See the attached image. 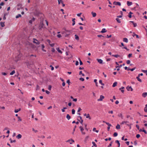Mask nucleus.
Listing matches in <instances>:
<instances>
[{
    "label": "nucleus",
    "instance_id": "f8f14e48",
    "mask_svg": "<svg viewBox=\"0 0 147 147\" xmlns=\"http://www.w3.org/2000/svg\"><path fill=\"white\" fill-rule=\"evenodd\" d=\"M22 137V136L21 134H18L16 136V138L18 139H20V138H21Z\"/></svg>",
    "mask_w": 147,
    "mask_h": 147
},
{
    "label": "nucleus",
    "instance_id": "412c9836",
    "mask_svg": "<svg viewBox=\"0 0 147 147\" xmlns=\"http://www.w3.org/2000/svg\"><path fill=\"white\" fill-rule=\"evenodd\" d=\"M21 110V109L20 108L19 109H15L14 111V112L15 113H18L19 111H20Z\"/></svg>",
    "mask_w": 147,
    "mask_h": 147
},
{
    "label": "nucleus",
    "instance_id": "4d7b16f0",
    "mask_svg": "<svg viewBox=\"0 0 147 147\" xmlns=\"http://www.w3.org/2000/svg\"><path fill=\"white\" fill-rule=\"evenodd\" d=\"M16 142V140H11V141H10V142L12 143H13V142Z\"/></svg>",
    "mask_w": 147,
    "mask_h": 147
},
{
    "label": "nucleus",
    "instance_id": "79ce46f5",
    "mask_svg": "<svg viewBox=\"0 0 147 147\" xmlns=\"http://www.w3.org/2000/svg\"><path fill=\"white\" fill-rule=\"evenodd\" d=\"M18 121H21L22 120V119L20 118V117H18Z\"/></svg>",
    "mask_w": 147,
    "mask_h": 147
},
{
    "label": "nucleus",
    "instance_id": "6ab92c4d",
    "mask_svg": "<svg viewBox=\"0 0 147 147\" xmlns=\"http://www.w3.org/2000/svg\"><path fill=\"white\" fill-rule=\"evenodd\" d=\"M0 25L2 27H3L5 26L4 22H0Z\"/></svg>",
    "mask_w": 147,
    "mask_h": 147
},
{
    "label": "nucleus",
    "instance_id": "680f3d73",
    "mask_svg": "<svg viewBox=\"0 0 147 147\" xmlns=\"http://www.w3.org/2000/svg\"><path fill=\"white\" fill-rule=\"evenodd\" d=\"M144 111L145 112H147V108L145 107L144 108Z\"/></svg>",
    "mask_w": 147,
    "mask_h": 147
},
{
    "label": "nucleus",
    "instance_id": "37998d69",
    "mask_svg": "<svg viewBox=\"0 0 147 147\" xmlns=\"http://www.w3.org/2000/svg\"><path fill=\"white\" fill-rule=\"evenodd\" d=\"M106 124L108 125V126L110 127L111 126V124L109 123H106Z\"/></svg>",
    "mask_w": 147,
    "mask_h": 147
},
{
    "label": "nucleus",
    "instance_id": "f704fd0d",
    "mask_svg": "<svg viewBox=\"0 0 147 147\" xmlns=\"http://www.w3.org/2000/svg\"><path fill=\"white\" fill-rule=\"evenodd\" d=\"M97 80L96 79H94V82L96 84V86H98V85H97Z\"/></svg>",
    "mask_w": 147,
    "mask_h": 147
},
{
    "label": "nucleus",
    "instance_id": "de8ad7c7",
    "mask_svg": "<svg viewBox=\"0 0 147 147\" xmlns=\"http://www.w3.org/2000/svg\"><path fill=\"white\" fill-rule=\"evenodd\" d=\"M79 60L80 61V65H82L83 64V63L82 62L81 60L80 59H79Z\"/></svg>",
    "mask_w": 147,
    "mask_h": 147
},
{
    "label": "nucleus",
    "instance_id": "5701e85b",
    "mask_svg": "<svg viewBox=\"0 0 147 147\" xmlns=\"http://www.w3.org/2000/svg\"><path fill=\"white\" fill-rule=\"evenodd\" d=\"M75 38L76 40H79V37L76 34L75 35Z\"/></svg>",
    "mask_w": 147,
    "mask_h": 147
},
{
    "label": "nucleus",
    "instance_id": "c756f323",
    "mask_svg": "<svg viewBox=\"0 0 147 147\" xmlns=\"http://www.w3.org/2000/svg\"><path fill=\"white\" fill-rule=\"evenodd\" d=\"M15 73V71L14 70H13L11 72L10 74L11 75H13Z\"/></svg>",
    "mask_w": 147,
    "mask_h": 147
},
{
    "label": "nucleus",
    "instance_id": "6e6d98bb",
    "mask_svg": "<svg viewBox=\"0 0 147 147\" xmlns=\"http://www.w3.org/2000/svg\"><path fill=\"white\" fill-rule=\"evenodd\" d=\"M136 126L138 129H139L140 127L139 125H136Z\"/></svg>",
    "mask_w": 147,
    "mask_h": 147
},
{
    "label": "nucleus",
    "instance_id": "f03ea898",
    "mask_svg": "<svg viewBox=\"0 0 147 147\" xmlns=\"http://www.w3.org/2000/svg\"><path fill=\"white\" fill-rule=\"evenodd\" d=\"M129 24L131 26L133 25L134 27H136L137 26V24L133 21H131L129 22Z\"/></svg>",
    "mask_w": 147,
    "mask_h": 147
},
{
    "label": "nucleus",
    "instance_id": "2f4dec72",
    "mask_svg": "<svg viewBox=\"0 0 147 147\" xmlns=\"http://www.w3.org/2000/svg\"><path fill=\"white\" fill-rule=\"evenodd\" d=\"M116 20L118 22V23H121V21L120 20V19H119L118 18H116Z\"/></svg>",
    "mask_w": 147,
    "mask_h": 147
},
{
    "label": "nucleus",
    "instance_id": "72a5a7b5",
    "mask_svg": "<svg viewBox=\"0 0 147 147\" xmlns=\"http://www.w3.org/2000/svg\"><path fill=\"white\" fill-rule=\"evenodd\" d=\"M33 42L34 43H36L37 45H39L40 44V42L38 41L37 42L35 41H33Z\"/></svg>",
    "mask_w": 147,
    "mask_h": 147
},
{
    "label": "nucleus",
    "instance_id": "e2e57ef3",
    "mask_svg": "<svg viewBox=\"0 0 147 147\" xmlns=\"http://www.w3.org/2000/svg\"><path fill=\"white\" fill-rule=\"evenodd\" d=\"M55 51V49L54 48H52L51 49V51L53 52H54Z\"/></svg>",
    "mask_w": 147,
    "mask_h": 147
},
{
    "label": "nucleus",
    "instance_id": "423d86ee",
    "mask_svg": "<svg viewBox=\"0 0 147 147\" xmlns=\"http://www.w3.org/2000/svg\"><path fill=\"white\" fill-rule=\"evenodd\" d=\"M35 20V18L34 17H33L31 20L29 21V23L30 24H32V22L34 21Z\"/></svg>",
    "mask_w": 147,
    "mask_h": 147
},
{
    "label": "nucleus",
    "instance_id": "4c0bfd02",
    "mask_svg": "<svg viewBox=\"0 0 147 147\" xmlns=\"http://www.w3.org/2000/svg\"><path fill=\"white\" fill-rule=\"evenodd\" d=\"M99 82L100 84L102 85H104V84L102 83V80H100L99 81Z\"/></svg>",
    "mask_w": 147,
    "mask_h": 147
},
{
    "label": "nucleus",
    "instance_id": "8fccbe9b",
    "mask_svg": "<svg viewBox=\"0 0 147 147\" xmlns=\"http://www.w3.org/2000/svg\"><path fill=\"white\" fill-rule=\"evenodd\" d=\"M32 130L33 131H34L35 133H36L38 132V131L37 130H35L34 128H32Z\"/></svg>",
    "mask_w": 147,
    "mask_h": 147
},
{
    "label": "nucleus",
    "instance_id": "4be33fe9",
    "mask_svg": "<svg viewBox=\"0 0 147 147\" xmlns=\"http://www.w3.org/2000/svg\"><path fill=\"white\" fill-rule=\"evenodd\" d=\"M56 49L57 50V51L58 52H59L61 54L62 53V51L59 49V48H57Z\"/></svg>",
    "mask_w": 147,
    "mask_h": 147
},
{
    "label": "nucleus",
    "instance_id": "bf43d9fd",
    "mask_svg": "<svg viewBox=\"0 0 147 147\" xmlns=\"http://www.w3.org/2000/svg\"><path fill=\"white\" fill-rule=\"evenodd\" d=\"M41 47L42 49H44L45 48V46L43 44H42L41 45Z\"/></svg>",
    "mask_w": 147,
    "mask_h": 147
},
{
    "label": "nucleus",
    "instance_id": "864d4df0",
    "mask_svg": "<svg viewBox=\"0 0 147 147\" xmlns=\"http://www.w3.org/2000/svg\"><path fill=\"white\" fill-rule=\"evenodd\" d=\"M55 44L54 43H53L52 44H50L49 45L51 47H53L54 46Z\"/></svg>",
    "mask_w": 147,
    "mask_h": 147
},
{
    "label": "nucleus",
    "instance_id": "473e14b6",
    "mask_svg": "<svg viewBox=\"0 0 147 147\" xmlns=\"http://www.w3.org/2000/svg\"><path fill=\"white\" fill-rule=\"evenodd\" d=\"M79 74V75H81V74L82 76H85L84 74L82 73V71H80Z\"/></svg>",
    "mask_w": 147,
    "mask_h": 147
},
{
    "label": "nucleus",
    "instance_id": "0eeeda50",
    "mask_svg": "<svg viewBox=\"0 0 147 147\" xmlns=\"http://www.w3.org/2000/svg\"><path fill=\"white\" fill-rule=\"evenodd\" d=\"M142 96L144 98L146 97L147 96V92L143 93L142 94Z\"/></svg>",
    "mask_w": 147,
    "mask_h": 147
},
{
    "label": "nucleus",
    "instance_id": "9b49d317",
    "mask_svg": "<svg viewBox=\"0 0 147 147\" xmlns=\"http://www.w3.org/2000/svg\"><path fill=\"white\" fill-rule=\"evenodd\" d=\"M115 143L117 144L118 145V147H119L120 146V143L119 142L118 140H116L115 141Z\"/></svg>",
    "mask_w": 147,
    "mask_h": 147
},
{
    "label": "nucleus",
    "instance_id": "0e129e2a",
    "mask_svg": "<svg viewBox=\"0 0 147 147\" xmlns=\"http://www.w3.org/2000/svg\"><path fill=\"white\" fill-rule=\"evenodd\" d=\"M82 110V109L80 107L79 108L78 110V112H80L81 110Z\"/></svg>",
    "mask_w": 147,
    "mask_h": 147
},
{
    "label": "nucleus",
    "instance_id": "338daca9",
    "mask_svg": "<svg viewBox=\"0 0 147 147\" xmlns=\"http://www.w3.org/2000/svg\"><path fill=\"white\" fill-rule=\"evenodd\" d=\"M65 82H63L62 83V85L63 86H64L65 85Z\"/></svg>",
    "mask_w": 147,
    "mask_h": 147
},
{
    "label": "nucleus",
    "instance_id": "69168bd1",
    "mask_svg": "<svg viewBox=\"0 0 147 147\" xmlns=\"http://www.w3.org/2000/svg\"><path fill=\"white\" fill-rule=\"evenodd\" d=\"M2 74L3 75L5 76L7 74L5 72H2Z\"/></svg>",
    "mask_w": 147,
    "mask_h": 147
},
{
    "label": "nucleus",
    "instance_id": "2eb2a0df",
    "mask_svg": "<svg viewBox=\"0 0 147 147\" xmlns=\"http://www.w3.org/2000/svg\"><path fill=\"white\" fill-rule=\"evenodd\" d=\"M117 84V82H115L113 83V84L112 85V86L113 87H115V86H116Z\"/></svg>",
    "mask_w": 147,
    "mask_h": 147
},
{
    "label": "nucleus",
    "instance_id": "1a4fd4ad",
    "mask_svg": "<svg viewBox=\"0 0 147 147\" xmlns=\"http://www.w3.org/2000/svg\"><path fill=\"white\" fill-rule=\"evenodd\" d=\"M60 1H61V3L62 4V6L63 7H64L65 6V5L63 3V1L62 0H58V3L59 4L60 3Z\"/></svg>",
    "mask_w": 147,
    "mask_h": 147
},
{
    "label": "nucleus",
    "instance_id": "58836bf2",
    "mask_svg": "<svg viewBox=\"0 0 147 147\" xmlns=\"http://www.w3.org/2000/svg\"><path fill=\"white\" fill-rule=\"evenodd\" d=\"M117 135H118V134L116 132H115L113 134V136L114 137H116V136H117Z\"/></svg>",
    "mask_w": 147,
    "mask_h": 147
},
{
    "label": "nucleus",
    "instance_id": "20e7f679",
    "mask_svg": "<svg viewBox=\"0 0 147 147\" xmlns=\"http://www.w3.org/2000/svg\"><path fill=\"white\" fill-rule=\"evenodd\" d=\"M105 98V97L104 96H103L102 95H101L100 96V98L99 99H98L97 100L98 101H102V100L104 99Z\"/></svg>",
    "mask_w": 147,
    "mask_h": 147
},
{
    "label": "nucleus",
    "instance_id": "c85d7f7f",
    "mask_svg": "<svg viewBox=\"0 0 147 147\" xmlns=\"http://www.w3.org/2000/svg\"><path fill=\"white\" fill-rule=\"evenodd\" d=\"M93 131H95L97 133H98V130H96V128L95 127L93 128Z\"/></svg>",
    "mask_w": 147,
    "mask_h": 147
},
{
    "label": "nucleus",
    "instance_id": "a211bd4d",
    "mask_svg": "<svg viewBox=\"0 0 147 147\" xmlns=\"http://www.w3.org/2000/svg\"><path fill=\"white\" fill-rule=\"evenodd\" d=\"M66 118L69 120L70 119L71 117L69 114H67L66 116Z\"/></svg>",
    "mask_w": 147,
    "mask_h": 147
},
{
    "label": "nucleus",
    "instance_id": "39448f33",
    "mask_svg": "<svg viewBox=\"0 0 147 147\" xmlns=\"http://www.w3.org/2000/svg\"><path fill=\"white\" fill-rule=\"evenodd\" d=\"M66 142H69L70 144H72V143L74 142V141L73 140L71 139L68 140L66 141Z\"/></svg>",
    "mask_w": 147,
    "mask_h": 147
},
{
    "label": "nucleus",
    "instance_id": "09e8293b",
    "mask_svg": "<svg viewBox=\"0 0 147 147\" xmlns=\"http://www.w3.org/2000/svg\"><path fill=\"white\" fill-rule=\"evenodd\" d=\"M80 80L81 81H84V78H80Z\"/></svg>",
    "mask_w": 147,
    "mask_h": 147
},
{
    "label": "nucleus",
    "instance_id": "49530a36",
    "mask_svg": "<svg viewBox=\"0 0 147 147\" xmlns=\"http://www.w3.org/2000/svg\"><path fill=\"white\" fill-rule=\"evenodd\" d=\"M142 72L145 73H147V70H142Z\"/></svg>",
    "mask_w": 147,
    "mask_h": 147
},
{
    "label": "nucleus",
    "instance_id": "4468645a",
    "mask_svg": "<svg viewBox=\"0 0 147 147\" xmlns=\"http://www.w3.org/2000/svg\"><path fill=\"white\" fill-rule=\"evenodd\" d=\"M43 25L42 24L40 25L39 26V29L40 30H41L43 27Z\"/></svg>",
    "mask_w": 147,
    "mask_h": 147
},
{
    "label": "nucleus",
    "instance_id": "a19ab883",
    "mask_svg": "<svg viewBox=\"0 0 147 147\" xmlns=\"http://www.w3.org/2000/svg\"><path fill=\"white\" fill-rule=\"evenodd\" d=\"M92 144H93V146L95 147H96L97 146V145H96V144H95V143L94 142H92Z\"/></svg>",
    "mask_w": 147,
    "mask_h": 147
},
{
    "label": "nucleus",
    "instance_id": "7c9ffc66",
    "mask_svg": "<svg viewBox=\"0 0 147 147\" xmlns=\"http://www.w3.org/2000/svg\"><path fill=\"white\" fill-rule=\"evenodd\" d=\"M116 127L117 129H119L120 128V125L119 124H118L116 126Z\"/></svg>",
    "mask_w": 147,
    "mask_h": 147
},
{
    "label": "nucleus",
    "instance_id": "7ed1b4c3",
    "mask_svg": "<svg viewBox=\"0 0 147 147\" xmlns=\"http://www.w3.org/2000/svg\"><path fill=\"white\" fill-rule=\"evenodd\" d=\"M113 5L121 6V3L120 2H116L114 1L113 2Z\"/></svg>",
    "mask_w": 147,
    "mask_h": 147
},
{
    "label": "nucleus",
    "instance_id": "6e6552de",
    "mask_svg": "<svg viewBox=\"0 0 147 147\" xmlns=\"http://www.w3.org/2000/svg\"><path fill=\"white\" fill-rule=\"evenodd\" d=\"M97 61L98 63L100 64H102V63L103 61L100 59H97Z\"/></svg>",
    "mask_w": 147,
    "mask_h": 147
},
{
    "label": "nucleus",
    "instance_id": "dca6fc26",
    "mask_svg": "<svg viewBox=\"0 0 147 147\" xmlns=\"http://www.w3.org/2000/svg\"><path fill=\"white\" fill-rule=\"evenodd\" d=\"M123 40L124 42H128V39L126 38H124L123 39Z\"/></svg>",
    "mask_w": 147,
    "mask_h": 147
},
{
    "label": "nucleus",
    "instance_id": "bb28decb",
    "mask_svg": "<svg viewBox=\"0 0 147 147\" xmlns=\"http://www.w3.org/2000/svg\"><path fill=\"white\" fill-rule=\"evenodd\" d=\"M21 15L20 14H18V15H17L16 17V18H19V17H21Z\"/></svg>",
    "mask_w": 147,
    "mask_h": 147
},
{
    "label": "nucleus",
    "instance_id": "f257e3e1",
    "mask_svg": "<svg viewBox=\"0 0 147 147\" xmlns=\"http://www.w3.org/2000/svg\"><path fill=\"white\" fill-rule=\"evenodd\" d=\"M21 55H19L16 56L15 58L14 59L15 61H17L20 59L21 57Z\"/></svg>",
    "mask_w": 147,
    "mask_h": 147
},
{
    "label": "nucleus",
    "instance_id": "5fc2aeb1",
    "mask_svg": "<svg viewBox=\"0 0 147 147\" xmlns=\"http://www.w3.org/2000/svg\"><path fill=\"white\" fill-rule=\"evenodd\" d=\"M82 13H78V14H77V16H78V17H80Z\"/></svg>",
    "mask_w": 147,
    "mask_h": 147
},
{
    "label": "nucleus",
    "instance_id": "ddd939ff",
    "mask_svg": "<svg viewBox=\"0 0 147 147\" xmlns=\"http://www.w3.org/2000/svg\"><path fill=\"white\" fill-rule=\"evenodd\" d=\"M75 20H76L75 18H73L72 19V21L73 22L72 23V25L73 26L75 24Z\"/></svg>",
    "mask_w": 147,
    "mask_h": 147
},
{
    "label": "nucleus",
    "instance_id": "774afa93",
    "mask_svg": "<svg viewBox=\"0 0 147 147\" xmlns=\"http://www.w3.org/2000/svg\"><path fill=\"white\" fill-rule=\"evenodd\" d=\"M142 131L144 132L145 134H147V132L144 129Z\"/></svg>",
    "mask_w": 147,
    "mask_h": 147
},
{
    "label": "nucleus",
    "instance_id": "393cba45",
    "mask_svg": "<svg viewBox=\"0 0 147 147\" xmlns=\"http://www.w3.org/2000/svg\"><path fill=\"white\" fill-rule=\"evenodd\" d=\"M86 118H89V119H91V118L90 117V115L89 114H87V115L86 117Z\"/></svg>",
    "mask_w": 147,
    "mask_h": 147
},
{
    "label": "nucleus",
    "instance_id": "9d476101",
    "mask_svg": "<svg viewBox=\"0 0 147 147\" xmlns=\"http://www.w3.org/2000/svg\"><path fill=\"white\" fill-rule=\"evenodd\" d=\"M91 14L92 15V16L94 17L96 16V13H95L93 11L91 12Z\"/></svg>",
    "mask_w": 147,
    "mask_h": 147
},
{
    "label": "nucleus",
    "instance_id": "c9c22d12",
    "mask_svg": "<svg viewBox=\"0 0 147 147\" xmlns=\"http://www.w3.org/2000/svg\"><path fill=\"white\" fill-rule=\"evenodd\" d=\"M79 128H80V131L81 132H82V131L84 130V129L82 126L80 127Z\"/></svg>",
    "mask_w": 147,
    "mask_h": 147
},
{
    "label": "nucleus",
    "instance_id": "ea45409f",
    "mask_svg": "<svg viewBox=\"0 0 147 147\" xmlns=\"http://www.w3.org/2000/svg\"><path fill=\"white\" fill-rule=\"evenodd\" d=\"M113 142V141H111V142L109 144V146H107V147H110V146H111Z\"/></svg>",
    "mask_w": 147,
    "mask_h": 147
},
{
    "label": "nucleus",
    "instance_id": "a878e982",
    "mask_svg": "<svg viewBox=\"0 0 147 147\" xmlns=\"http://www.w3.org/2000/svg\"><path fill=\"white\" fill-rule=\"evenodd\" d=\"M132 36L133 37H134L135 36H136L137 38H138V35H137L136 34H135L134 33H133L132 34Z\"/></svg>",
    "mask_w": 147,
    "mask_h": 147
},
{
    "label": "nucleus",
    "instance_id": "c03bdc74",
    "mask_svg": "<svg viewBox=\"0 0 147 147\" xmlns=\"http://www.w3.org/2000/svg\"><path fill=\"white\" fill-rule=\"evenodd\" d=\"M136 69V67H134V68H133L132 69H129V70H131V71H133L134 70H135Z\"/></svg>",
    "mask_w": 147,
    "mask_h": 147
},
{
    "label": "nucleus",
    "instance_id": "3c124183",
    "mask_svg": "<svg viewBox=\"0 0 147 147\" xmlns=\"http://www.w3.org/2000/svg\"><path fill=\"white\" fill-rule=\"evenodd\" d=\"M140 137V135L139 134H138L136 136V137L137 138H138Z\"/></svg>",
    "mask_w": 147,
    "mask_h": 147
},
{
    "label": "nucleus",
    "instance_id": "603ef678",
    "mask_svg": "<svg viewBox=\"0 0 147 147\" xmlns=\"http://www.w3.org/2000/svg\"><path fill=\"white\" fill-rule=\"evenodd\" d=\"M57 36L59 38H61V35L60 34H59L57 35Z\"/></svg>",
    "mask_w": 147,
    "mask_h": 147
},
{
    "label": "nucleus",
    "instance_id": "13d9d810",
    "mask_svg": "<svg viewBox=\"0 0 147 147\" xmlns=\"http://www.w3.org/2000/svg\"><path fill=\"white\" fill-rule=\"evenodd\" d=\"M47 41L50 44L51 42V41L49 39H47Z\"/></svg>",
    "mask_w": 147,
    "mask_h": 147
},
{
    "label": "nucleus",
    "instance_id": "a18cd8bd",
    "mask_svg": "<svg viewBox=\"0 0 147 147\" xmlns=\"http://www.w3.org/2000/svg\"><path fill=\"white\" fill-rule=\"evenodd\" d=\"M50 67H51V70H54V67L52 65H50Z\"/></svg>",
    "mask_w": 147,
    "mask_h": 147
},
{
    "label": "nucleus",
    "instance_id": "b1692460",
    "mask_svg": "<svg viewBox=\"0 0 147 147\" xmlns=\"http://www.w3.org/2000/svg\"><path fill=\"white\" fill-rule=\"evenodd\" d=\"M136 79H137L138 81H139L140 82H142V80L139 78V76H138L137 77Z\"/></svg>",
    "mask_w": 147,
    "mask_h": 147
},
{
    "label": "nucleus",
    "instance_id": "e433bc0d",
    "mask_svg": "<svg viewBox=\"0 0 147 147\" xmlns=\"http://www.w3.org/2000/svg\"><path fill=\"white\" fill-rule=\"evenodd\" d=\"M75 110L73 109L72 110V114H74L75 113Z\"/></svg>",
    "mask_w": 147,
    "mask_h": 147
},
{
    "label": "nucleus",
    "instance_id": "aec40b11",
    "mask_svg": "<svg viewBox=\"0 0 147 147\" xmlns=\"http://www.w3.org/2000/svg\"><path fill=\"white\" fill-rule=\"evenodd\" d=\"M106 32L107 31L106 30V29L104 28L102 29V31H101V32L102 33H103Z\"/></svg>",
    "mask_w": 147,
    "mask_h": 147
},
{
    "label": "nucleus",
    "instance_id": "f3484780",
    "mask_svg": "<svg viewBox=\"0 0 147 147\" xmlns=\"http://www.w3.org/2000/svg\"><path fill=\"white\" fill-rule=\"evenodd\" d=\"M128 122L127 121H123L122 122L121 124H125L126 125H128Z\"/></svg>",
    "mask_w": 147,
    "mask_h": 147
},
{
    "label": "nucleus",
    "instance_id": "052dcab7",
    "mask_svg": "<svg viewBox=\"0 0 147 147\" xmlns=\"http://www.w3.org/2000/svg\"><path fill=\"white\" fill-rule=\"evenodd\" d=\"M45 92L47 94H49L50 93V92L47 90L45 91Z\"/></svg>",
    "mask_w": 147,
    "mask_h": 147
},
{
    "label": "nucleus",
    "instance_id": "cd10ccee",
    "mask_svg": "<svg viewBox=\"0 0 147 147\" xmlns=\"http://www.w3.org/2000/svg\"><path fill=\"white\" fill-rule=\"evenodd\" d=\"M112 56H114L116 58H117L118 57H119L120 55H112Z\"/></svg>",
    "mask_w": 147,
    "mask_h": 147
}]
</instances>
